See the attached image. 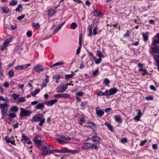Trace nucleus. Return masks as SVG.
<instances>
[{"label": "nucleus", "instance_id": "nucleus-43", "mask_svg": "<svg viewBox=\"0 0 159 159\" xmlns=\"http://www.w3.org/2000/svg\"><path fill=\"white\" fill-rule=\"evenodd\" d=\"M84 94V93L82 92V91H79L77 92L76 94L78 96H82Z\"/></svg>", "mask_w": 159, "mask_h": 159}, {"label": "nucleus", "instance_id": "nucleus-59", "mask_svg": "<svg viewBox=\"0 0 159 159\" xmlns=\"http://www.w3.org/2000/svg\"><path fill=\"white\" fill-rule=\"evenodd\" d=\"M98 69H96L93 72V75H96L98 73Z\"/></svg>", "mask_w": 159, "mask_h": 159}, {"label": "nucleus", "instance_id": "nucleus-9", "mask_svg": "<svg viewBox=\"0 0 159 159\" xmlns=\"http://www.w3.org/2000/svg\"><path fill=\"white\" fill-rule=\"evenodd\" d=\"M30 64H28L24 65H20L18 66L15 67V69L16 70H22L25 69L30 66Z\"/></svg>", "mask_w": 159, "mask_h": 159}, {"label": "nucleus", "instance_id": "nucleus-11", "mask_svg": "<svg viewBox=\"0 0 159 159\" xmlns=\"http://www.w3.org/2000/svg\"><path fill=\"white\" fill-rule=\"evenodd\" d=\"M53 96L56 98H69L70 97V95L67 94H55Z\"/></svg>", "mask_w": 159, "mask_h": 159}, {"label": "nucleus", "instance_id": "nucleus-29", "mask_svg": "<svg viewBox=\"0 0 159 159\" xmlns=\"http://www.w3.org/2000/svg\"><path fill=\"white\" fill-rule=\"evenodd\" d=\"M53 150H47L46 151H43L42 153V155L44 156L47 154L49 153H53Z\"/></svg>", "mask_w": 159, "mask_h": 159}, {"label": "nucleus", "instance_id": "nucleus-56", "mask_svg": "<svg viewBox=\"0 0 159 159\" xmlns=\"http://www.w3.org/2000/svg\"><path fill=\"white\" fill-rule=\"evenodd\" d=\"M137 111H138V113H137V116H139V117H141L142 115V114L141 112V111L140 110H137Z\"/></svg>", "mask_w": 159, "mask_h": 159}, {"label": "nucleus", "instance_id": "nucleus-4", "mask_svg": "<svg viewBox=\"0 0 159 159\" xmlns=\"http://www.w3.org/2000/svg\"><path fill=\"white\" fill-rule=\"evenodd\" d=\"M8 107V104L7 102L2 104L0 108L1 109V113L3 116H5L6 115Z\"/></svg>", "mask_w": 159, "mask_h": 159}, {"label": "nucleus", "instance_id": "nucleus-19", "mask_svg": "<svg viewBox=\"0 0 159 159\" xmlns=\"http://www.w3.org/2000/svg\"><path fill=\"white\" fill-rule=\"evenodd\" d=\"M57 101V100L56 99L52 100L47 102H46V104L48 106H51L53 105Z\"/></svg>", "mask_w": 159, "mask_h": 159}, {"label": "nucleus", "instance_id": "nucleus-52", "mask_svg": "<svg viewBox=\"0 0 159 159\" xmlns=\"http://www.w3.org/2000/svg\"><path fill=\"white\" fill-rule=\"evenodd\" d=\"M141 73L143 75H148V72L147 70L145 69H144L143 71L141 72Z\"/></svg>", "mask_w": 159, "mask_h": 159}, {"label": "nucleus", "instance_id": "nucleus-50", "mask_svg": "<svg viewBox=\"0 0 159 159\" xmlns=\"http://www.w3.org/2000/svg\"><path fill=\"white\" fill-rule=\"evenodd\" d=\"M98 148V146H97V144L95 143H94L93 144H92L91 145V148L92 149H97Z\"/></svg>", "mask_w": 159, "mask_h": 159}, {"label": "nucleus", "instance_id": "nucleus-44", "mask_svg": "<svg viewBox=\"0 0 159 159\" xmlns=\"http://www.w3.org/2000/svg\"><path fill=\"white\" fill-rule=\"evenodd\" d=\"M97 53L98 56L100 57H102L103 56L102 52L99 50H97Z\"/></svg>", "mask_w": 159, "mask_h": 159}, {"label": "nucleus", "instance_id": "nucleus-23", "mask_svg": "<svg viewBox=\"0 0 159 159\" xmlns=\"http://www.w3.org/2000/svg\"><path fill=\"white\" fill-rule=\"evenodd\" d=\"M115 119L116 121L119 123H121L122 121L121 116L120 115H115Z\"/></svg>", "mask_w": 159, "mask_h": 159}, {"label": "nucleus", "instance_id": "nucleus-64", "mask_svg": "<svg viewBox=\"0 0 159 159\" xmlns=\"http://www.w3.org/2000/svg\"><path fill=\"white\" fill-rule=\"evenodd\" d=\"M32 33L30 31H28L27 33V35L29 37H31L32 35Z\"/></svg>", "mask_w": 159, "mask_h": 159}, {"label": "nucleus", "instance_id": "nucleus-12", "mask_svg": "<svg viewBox=\"0 0 159 159\" xmlns=\"http://www.w3.org/2000/svg\"><path fill=\"white\" fill-rule=\"evenodd\" d=\"M41 139L39 136H36L34 139V142L35 144L39 146L41 144Z\"/></svg>", "mask_w": 159, "mask_h": 159}, {"label": "nucleus", "instance_id": "nucleus-16", "mask_svg": "<svg viewBox=\"0 0 159 159\" xmlns=\"http://www.w3.org/2000/svg\"><path fill=\"white\" fill-rule=\"evenodd\" d=\"M56 11L54 10H52V9H48L47 11L48 15L49 17L52 16L56 13Z\"/></svg>", "mask_w": 159, "mask_h": 159}, {"label": "nucleus", "instance_id": "nucleus-5", "mask_svg": "<svg viewBox=\"0 0 159 159\" xmlns=\"http://www.w3.org/2000/svg\"><path fill=\"white\" fill-rule=\"evenodd\" d=\"M60 139H57V141L59 143H66L67 142L66 140L70 141L71 140V138L69 137H66L63 135H60Z\"/></svg>", "mask_w": 159, "mask_h": 159}, {"label": "nucleus", "instance_id": "nucleus-34", "mask_svg": "<svg viewBox=\"0 0 159 159\" xmlns=\"http://www.w3.org/2000/svg\"><path fill=\"white\" fill-rule=\"evenodd\" d=\"M32 26L33 27L36 29L39 28H40V25L38 23H33L32 24Z\"/></svg>", "mask_w": 159, "mask_h": 159}, {"label": "nucleus", "instance_id": "nucleus-28", "mask_svg": "<svg viewBox=\"0 0 159 159\" xmlns=\"http://www.w3.org/2000/svg\"><path fill=\"white\" fill-rule=\"evenodd\" d=\"M48 81V78L45 79L44 80H43L42 86V89L46 86Z\"/></svg>", "mask_w": 159, "mask_h": 159}, {"label": "nucleus", "instance_id": "nucleus-47", "mask_svg": "<svg viewBox=\"0 0 159 159\" xmlns=\"http://www.w3.org/2000/svg\"><path fill=\"white\" fill-rule=\"evenodd\" d=\"M74 74H75V73L71 74L69 75H65V77L66 79H69L72 77L74 76Z\"/></svg>", "mask_w": 159, "mask_h": 159}, {"label": "nucleus", "instance_id": "nucleus-62", "mask_svg": "<svg viewBox=\"0 0 159 159\" xmlns=\"http://www.w3.org/2000/svg\"><path fill=\"white\" fill-rule=\"evenodd\" d=\"M112 110V109L111 108H107L105 110V111L106 113H107Z\"/></svg>", "mask_w": 159, "mask_h": 159}, {"label": "nucleus", "instance_id": "nucleus-63", "mask_svg": "<svg viewBox=\"0 0 159 159\" xmlns=\"http://www.w3.org/2000/svg\"><path fill=\"white\" fill-rule=\"evenodd\" d=\"M4 86L6 88H8L9 87V84L7 82H5L4 84Z\"/></svg>", "mask_w": 159, "mask_h": 159}, {"label": "nucleus", "instance_id": "nucleus-40", "mask_svg": "<svg viewBox=\"0 0 159 159\" xmlns=\"http://www.w3.org/2000/svg\"><path fill=\"white\" fill-rule=\"evenodd\" d=\"M98 28L97 27H94L93 31V33L92 34L94 35H95L97 34Z\"/></svg>", "mask_w": 159, "mask_h": 159}, {"label": "nucleus", "instance_id": "nucleus-1", "mask_svg": "<svg viewBox=\"0 0 159 159\" xmlns=\"http://www.w3.org/2000/svg\"><path fill=\"white\" fill-rule=\"evenodd\" d=\"M159 33H157L153 38L151 48L153 56L157 63V69L159 70Z\"/></svg>", "mask_w": 159, "mask_h": 159}, {"label": "nucleus", "instance_id": "nucleus-15", "mask_svg": "<svg viewBox=\"0 0 159 159\" xmlns=\"http://www.w3.org/2000/svg\"><path fill=\"white\" fill-rule=\"evenodd\" d=\"M45 103L44 102L39 103L36 106V108L37 109L43 110L44 108Z\"/></svg>", "mask_w": 159, "mask_h": 159}, {"label": "nucleus", "instance_id": "nucleus-13", "mask_svg": "<svg viewBox=\"0 0 159 159\" xmlns=\"http://www.w3.org/2000/svg\"><path fill=\"white\" fill-rule=\"evenodd\" d=\"M34 69L35 71L39 72L43 70V68L42 66L40 64H38L34 67Z\"/></svg>", "mask_w": 159, "mask_h": 159}, {"label": "nucleus", "instance_id": "nucleus-32", "mask_svg": "<svg viewBox=\"0 0 159 159\" xmlns=\"http://www.w3.org/2000/svg\"><path fill=\"white\" fill-rule=\"evenodd\" d=\"M25 101V97H20L18 98V102H24Z\"/></svg>", "mask_w": 159, "mask_h": 159}, {"label": "nucleus", "instance_id": "nucleus-48", "mask_svg": "<svg viewBox=\"0 0 159 159\" xmlns=\"http://www.w3.org/2000/svg\"><path fill=\"white\" fill-rule=\"evenodd\" d=\"M145 99L148 101L152 100L153 99L152 96H150L148 97H145Z\"/></svg>", "mask_w": 159, "mask_h": 159}, {"label": "nucleus", "instance_id": "nucleus-54", "mask_svg": "<svg viewBox=\"0 0 159 159\" xmlns=\"http://www.w3.org/2000/svg\"><path fill=\"white\" fill-rule=\"evenodd\" d=\"M19 96V95L18 94H13L12 95V97L13 98H14V99H16Z\"/></svg>", "mask_w": 159, "mask_h": 159}, {"label": "nucleus", "instance_id": "nucleus-24", "mask_svg": "<svg viewBox=\"0 0 159 159\" xmlns=\"http://www.w3.org/2000/svg\"><path fill=\"white\" fill-rule=\"evenodd\" d=\"M142 34L143 36V40L144 41L146 42L148 40V32H146L145 33H143Z\"/></svg>", "mask_w": 159, "mask_h": 159}, {"label": "nucleus", "instance_id": "nucleus-37", "mask_svg": "<svg viewBox=\"0 0 159 159\" xmlns=\"http://www.w3.org/2000/svg\"><path fill=\"white\" fill-rule=\"evenodd\" d=\"M10 143L11 144L15 145V140H14V136H11L10 138Z\"/></svg>", "mask_w": 159, "mask_h": 159}, {"label": "nucleus", "instance_id": "nucleus-41", "mask_svg": "<svg viewBox=\"0 0 159 159\" xmlns=\"http://www.w3.org/2000/svg\"><path fill=\"white\" fill-rule=\"evenodd\" d=\"M88 101H87L82 102L81 103V106L83 107H85Z\"/></svg>", "mask_w": 159, "mask_h": 159}, {"label": "nucleus", "instance_id": "nucleus-2", "mask_svg": "<svg viewBox=\"0 0 159 159\" xmlns=\"http://www.w3.org/2000/svg\"><path fill=\"white\" fill-rule=\"evenodd\" d=\"M31 121L36 122H39V125L40 126H42L43 124L45 122V119L44 117L41 114L36 115L32 118Z\"/></svg>", "mask_w": 159, "mask_h": 159}, {"label": "nucleus", "instance_id": "nucleus-51", "mask_svg": "<svg viewBox=\"0 0 159 159\" xmlns=\"http://www.w3.org/2000/svg\"><path fill=\"white\" fill-rule=\"evenodd\" d=\"M81 45H80L78 48L77 49L76 54L77 55H79L81 49Z\"/></svg>", "mask_w": 159, "mask_h": 159}, {"label": "nucleus", "instance_id": "nucleus-20", "mask_svg": "<svg viewBox=\"0 0 159 159\" xmlns=\"http://www.w3.org/2000/svg\"><path fill=\"white\" fill-rule=\"evenodd\" d=\"M85 122V120L84 119V116L83 115H80L79 119V122L81 125H82Z\"/></svg>", "mask_w": 159, "mask_h": 159}, {"label": "nucleus", "instance_id": "nucleus-58", "mask_svg": "<svg viewBox=\"0 0 159 159\" xmlns=\"http://www.w3.org/2000/svg\"><path fill=\"white\" fill-rule=\"evenodd\" d=\"M147 142V140H145L143 141H141L139 145L141 146L143 145Z\"/></svg>", "mask_w": 159, "mask_h": 159}, {"label": "nucleus", "instance_id": "nucleus-27", "mask_svg": "<svg viewBox=\"0 0 159 159\" xmlns=\"http://www.w3.org/2000/svg\"><path fill=\"white\" fill-rule=\"evenodd\" d=\"M23 10V7L21 4L18 5V7L16 8L15 11L20 12L22 11Z\"/></svg>", "mask_w": 159, "mask_h": 159}, {"label": "nucleus", "instance_id": "nucleus-61", "mask_svg": "<svg viewBox=\"0 0 159 159\" xmlns=\"http://www.w3.org/2000/svg\"><path fill=\"white\" fill-rule=\"evenodd\" d=\"M104 92H102V91H99L98 93V95L100 96H104Z\"/></svg>", "mask_w": 159, "mask_h": 159}, {"label": "nucleus", "instance_id": "nucleus-60", "mask_svg": "<svg viewBox=\"0 0 159 159\" xmlns=\"http://www.w3.org/2000/svg\"><path fill=\"white\" fill-rule=\"evenodd\" d=\"M5 139L7 142L8 143H10V139L8 136H6L5 137Z\"/></svg>", "mask_w": 159, "mask_h": 159}, {"label": "nucleus", "instance_id": "nucleus-46", "mask_svg": "<svg viewBox=\"0 0 159 159\" xmlns=\"http://www.w3.org/2000/svg\"><path fill=\"white\" fill-rule=\"evenodd\" d=\"M9 117L11 118H14L16 116V115L15 113H11L9 115Z\"/></svg>", "mask_w": 159, "mask_h": 159}, {"label": "nucleus", "instance_id": "nucleus-18", "mask_svg": "<svg viewBox=\"0 0 159 159\" xmlns=\"http://www.w3.org/2000/svg\"><path fill=\"white\" fill-rule=\"evenodd\" d=\"M2 12L3 13H7L10 12V9L7 7H1Z\"/></svg>", "mask_w": 159, "mask_h": 159}, {"label": "nucleus", "instance_id": "nucleus-14", "mask_svg": "<svg viewBox=\"0 0 159 159\" xmlns=\"http://www.w3.org/2000/svg\"><path fill=\"white\" fill-rule=\"evenodd\" d=\"M21 136L22 139H21V141L24 143H25L27 141L29 140V138L25 134H22Z\"/></svg>", "mask_w": 159, "mask_h": 159}, {"label": "nucleus", "instance_id": "nucleus-8", "mask_svg": "<svg viewBox=\"0 0 159 159\" xmlns=\"http://www.w3.org/2000/svg\"><path fill=\"white\" fill-rule=\"evenodd\" d=\"M96 112L98 116L101 117L104 114V112L103 109H100L99 107H97Z\"/></svg>", "mask_w": 159, "mask_h": 159}, {"label": "nucleus", "instance_id": "nucleus-36", "mask_svg": "<svg viewBox=\"0 0 159 159\" xmlns=\"http://www.w3.org/2000/svg\"><path fill=\"white\" fill-rule=\"evenodd\" d=\"M84 146L87 148H91L92 143H91L88 142L84 143Z\"/></svg>", "mask_w": 159, "mask_h": 159}, {"label": "nucleus", "instance_id": "nucleus-42", "mask_svg": "<svg viewBox=\"0 0 159 159\" xmlns=\"http://www.w3.org/2000/svg\"><path fill=\"white\" fill-rule=\"evenodd\" d=\"M93 14L94 16H98L99 15H100V12L99 11L95 9L94 10Z\"/></svg>", "mask_w": 159, "mask_h": 159}, {"label": "nucleus", "instance_id": "nucleus-55", "mask_svg": "<svg viewBox=\"0 0 159 159\" xmlns=\"http://www.w3.org/2000/svg\"><path fill=\"white\" fill-rule=\"evenodd\" d=\"M25 14H23L21 16H19L17 17V19L18 20H20L23 19L25 16Z\"/></svg>", "mask_w": 159, "mask_h": 159}, {"label": "nucleus", "instance_id": "nucleus-53", "mask_svg": "<svg viewBox=\"0 0 159 159\" xmlns=\"http://www.w3.org/2000/svg\"><path fill=\"white\" fill-rule=\"evenodd\" d=\"M120 141L122 143H125L127 142V139L126 138H122Z\"/></svg>", "mask_w": 159, "mask_h": 159}, {"label": "nucleus", "instance_id": "nucleus-26", "mask_svg": "<svg viewBox=\"0 0 159 159\" xmlns=\"http://www.w3.org/2000/svg\"><path fill=\"white\" fill-rule=\"evenodd\" d=\"M67 152L69 153H71L72 154H74L76 153H79V151L78 150H71L70 149H67Z\"/></svg>", "mask_w": 159, "mask_h": 159}, {"label": "nucleus", "instance_id": "nucleus-45", "mask_svg": "<svg viewBox=\"0 0 159 159\" xmlns=\"http://www.w3.org/2000/svg\"><path fill=\"white\" fill-rule=\"evenodd\" d=\"M14 74V72L13 70H10L8 72V75L9 76L11 77H12Z\"/></svg>", "mask_w": 159, "mask_h": 159}, {"label": "nucleus", "instance_id": "nucleus-39", "mask_svg": "<svg viewBox=\"0 0 159 159\" xmlns=\"http://www.w3.org/2000/svg\"><path fill=\"white\" fill-rule=\"evenodd\" d=\"M17 3V2L16 0H12V1L9 3V5L11 6H14L16 5Z\"/></svg>", "mask_w": 159, "mask_h": 159}, {"label": "nucleus", "instance_id": "nucleus-49", "mask_svg": "<svg viewBox=\"0 0 159 159\" xmlns=\"http://www.w3.org/2000/svg\"><path fill=\"white\" fill-rule=\"evenodd\" d=\"M104 82L105 83V84L106 85H107L110 83V80L107 78L105 79H104Z\"/></svg>", "mask_w": 159, "mask_h": 159}, {"label": "nucleus", "instance_id": "nucleus-10", "mask_svg": "<svg viewBox=\"0 0 159 159\" xmlns=\"http://www.w3.org/2000/svg\"><path fill=\"white\" fill-rule=\"evenodd\" d=\"M65 64V63L63 61L59 62L56 63L52 65H50L49 67L50 68H53L54 69H56V66H61Z\"/></svg>", "mask_w": 159, "mask_h": 159}, {"label": "nucleus", "instance_id": "nucleus-22", "mask_svg": "<svg viewBox=\"0 0 159 159\" xmlns=\"http://www.w3.org/2000/svg\"><path fill=\"white\" fill-rule=\"evenodd\" d=\"M117 92V89L116 88H111L109 90L110 95H113Z\"/></svg>", "mask_w": 159, "mask_h": 159}, {"label": "nucleus", "instance_id": "nucleus-7", "mask_svg": "<svg viewBox=\"0 0 159 159\" xmlns=\"http://www.w3.org/2000/svg\"><path fill=\"white\" fill-rule=\"evenodd\" d=\"M68 84H65L62 86H59L56 89L57 93H63L67 88Z\"/></svg>", "mask_w": 159, "mask_h": 159}, {"label": "nucleus", "instance_id": "nucleus-31", "mask_svg": "<svg viewBox=\"0 0 159 159\" xmlns=\"http://www.w3.org/2000/svg\"><path fill=\"white\" fill-rule=\"evenodd\" d=\"M40 91V89H37L34 90V91H32L31 93V94L33 96H34L35 95H36Z\"/></svg>", "mask_w": 159, "mask_h": 159}, {"label": "nucleus", "instance_id": "nucleus-17", "mask_svg": "<svg viewBox=\"0 0 159 159\" xmlns=\"http://www.w3.org/2000/svg\"><path fill=\"white\" fill-rule=\"evenodd\" d=\"M92 139L93 142H97L98 143H100L101 141V139L96 135L93 136Z\"/></svg>", "mask_w": 159, "mask_h": 159}, {"label": "nucleus", "instance_id": "nucleus-35", "mask_svg": "<svg viewBox=\"0 0 159 159\" xmlns=\"http://www.w3.org/2000/svg\"><path fill=\"white\" fill-rule=\"evenodd\" d=\"M94 60L95 61V64H98L101 63L102 61V59L101 58H98L97 60H96L95 58H93Z\"/></svg>", "mask_w": 159, "mask_h": 159}, {"label": "nucleus", "instance_id": "nucleus-30", "mask_svg": "<svg viewBox=\"0 0 159 159\" xmlns=\"http://www.w3.org/2000/svg\"><path fill=\"white\" fill-rule=\"evenodd\" d=\"M105 125L111 131L113 132V129L112 127L107 122L105 123Z\"/></svg>", "mask_w": 159, "mask_h": 159}, {"label": "nucleus", "instance_id": "nucleus-57", "mask_svg": "<svg viewBox=\"0 0 159 159\" xmlns=\"http://www.w3.org/2000/svg\"><path fill=\"white\" fill-rule=\"evenodd\" d=\"M104 96H109L110 95V93L109 92V90H106L104 92Z\"/></svg>", "mask_w": 159, "mask_h": 159}, {"label": "nucleus", "instance_id": "nucleus-3", "mask_svg": "<svg viewBox=\"0 0 159 159\" xmlns=\"http://www.w3.org/2000/svg\"><path fill=\"white\" fill-rule=\"evenodd\" d=\"M20 116L21 118H22L25 116L29 117L32 113L31 111L26 110L23 108H20Z\"/></svg>", "mask_w": 159, "mask_h": 159}, {"label": "nucleus", "instance_id": "nucleus-21", "mask_svg": "<svg viewBox=\"0 0 159 159\" xmlns=\"http://www.w3.org/2000/svg\"><path fill=\"white\" fill-rule=\"evenodd\" d=\"M93 25L91 24L88 26V29L89 33L88 35L89 36H92V31L93 29Z\"/></svg>", "mask_w": 159, "mask_h": 159}, {"label": "nucleus", "instance_id": "nucleus-33", "mask_svg": "<svg viewBox=\"0 0 159 159\" xmlns=\"http://www.w3.org/2000/svg\"><path fill=\"white\" fill-rule=\"evenodd\" d=\"M54 79L57 80L61 78V76L59 74H56L53 76Z\"/></svg>", "mask_w": 159, "mask_h": 159}, {"label": "nucleus", "instance_id": "nucleus-38", "mask_svg": "<svg viewBox=\"0 0 159 159\" xmlns=\"http://www.w3.org/2000/svg\"><path fill=\"white\" fill-rule=\"evenodd\" d=\"M70 26L71 29H75L77 27V25L75 23L73 22L71 24Z\"/></svg>", "mask_w": 159, "mask_h": 159}, {"label": "nucleus", "instance_id": "nucleus-6", "mask_svg": "<svg viewBox=\"0 0 159 159\" xmlns=\"http://www.w3.org/2000/svg\"><path fill=\"white\" fill-rule=\"evenodd\" d=\"M12 37H10L5 40L4 42L3 45L0 46V49L2 50L5 49L8 44L12 41Z\"/></svg>", "mask_w": 159, "mask_h": 159}, {"label": "nucleus", "instance_id": "nucleus-25", "mask_svg": "<svg viewBox=\"0 0 159 159\" xmlns=\"http://www.w3.org/2000/svg\"><path fill=\"white\" fill-rule=\"evenodd\" d=\"M18 109H19L16 106L12 107L10 109L11 111L15 112H17L18 111Z\"/></svg>", "mask_w": 159, "mask_h": 159}]
</instances>
